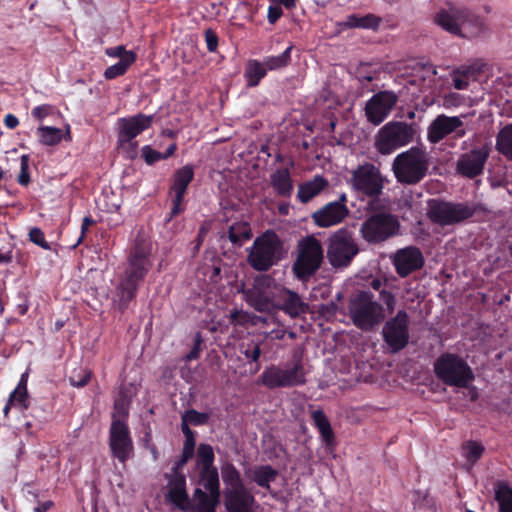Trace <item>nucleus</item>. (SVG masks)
<instances>
[{
  "instance_id": "obj_1",
  "label": "nucleus",
  "mask_w": 512,
  "mask_h": 512,
  "mask_svg": "<svg viewBox=\"0 0 512 512\" xmlns=\"http://www.w3.org/2000/svg\"><path fill=\"white\" fill-rule=\"evenodd\" d=\"M376 203V200L369 201L366 216L359 229L362 239L370 245L382 244L398 235L400 230L398 216L378 210Z\"/></svg>"
},
{
  "instance_id": "obj_2",
  "label": "nucleus",
  "mask_w": 512,
  "mask_h": 512,
  "mask_svg": "<svg viewBox=\"0 0 512 512\" xmlns=\"http://www.w3.org/2000/svg\"><path fill=\"white\" fill-rule=\"evenodd\" d=\"M285 254L284 243L279 235L273 230H266L254 240L248 252L247 262L254 270L267 272L277 265Z\"/></svg>"
},
{
  "instance_id": "obj_3",
  "label": "nucleus",
  "mask_w": 512,
  "mask_h": 512,
  "mask_svg": "<svg viewBox=\"0 0 512 512\" xmlns=\"http://www.w3.org/2000/svg\"><path fill=\"white\" fill-rule=\"evenodd\" d=\"M348 311L352 323L365 332L374 330L385 319L384 308L371 291L354 293L349 299Z\"/></svg>"
},
{
  "instance_id": "obj_4",
  "label": "nucleus",
  "mask_w": 512,
  "mask_h": 512,
  "mask_svg": "<svg viewBox=\"0 0 512 512\" xmlns=\"http://www.w3.org/2000/svg\"><path fill=\"white\" fill-rule=\"evenodd\" d=\"M324 261V250L319 239L314 235L301 238L296 245L292 273L301 282H308Z\"/></svg>"
},
{
  "instance_id": "obj_5",
  "label": "nucleus",
  "mask_w": 512,
  "mask_h": 512,
  "mask_svg": "<svg viewBox=\"0 0 512 512\" xmlns=\"http://www.w3.org/2000/svg\"><path fill=\"white\" fill-rule=\"evenodd\" d=\"M429 157L426 151L414 146L398 154L392 163V171L398 183L416 185L427 175Z\"/></svg>"
},
{
  "instance_id": "obj_6",
  "label": "nucleus",
  "mask_w": 512,
  "mask_h": 512,
  "mask_svg": "<svg viewBox=\"0 0 512 512\" xmlns=\"http://www.w3.org/2000/svg\"><path fill=\"white\" fill-rule=\"evenodd\" d=\"M436 377L448 386L465 388L474 380L468 363L458 354L445 352L433 364Z\"/></svg>"
},
{
  "instance_id": "obj_7",
  "label": "nucleus",
  "mask_w": 512,
  "mask_h": 512,
  "mask_svg": "<svg viewBox=\"0 0 512 512\" xmlns=\"http://www.w3.org/2000/svg\"><path fill=\"white\" fill-rule=\"evenodd\" d=\"M416 130L412 124L391 121L380 128L375 138V148L382 155H389L395 150L413 141Z\"/></svg>"
},
{
  "instance_id": "obj_8",
  "label": "nucleus",
  "mask_w": 512,
  "mask_h": 512,
  "mask_svg": "<svg viewBox=\"0 0 512 512\" xmlns=\"http://www.w3.org/2000/svg\"><path fill=\"white\" fill-rule=\"evenodd\" d=\"M154 115L138 113L122 117L117 121V147L127 152L129 158L137 155L138 141L135 138L152 126Z\"/></svg>"
},
{
  "instance_id": "obj_9",
  "label": "nucleus",
  "mask_w": 512,
  "mask_h": 512,
  "mask_svg": "<svg viewBox=\"0 0 512 512\" xmlns=\"http://www.w3.org/2000/svg\"><path fill=\"white\" fill-rule=\"evenodd\" d=\"M152 243L149 238L138 234L127 258L123 278L141 284L152 267Z\"/></svg>"
},
{
  "instance_id": "obj_10",
  "label": "nucleus",
  "mask_w": 512,
  "mask_h": 512,
  "mask_svg": "<svg viewBox=\"0 0 512 512\" xmlns=\"http://www.w3.org/2000/svg\"><path fill=\"white\" fill-rule=\"evenodd\" d=\"M358 252L354 234L348 228L338 229L328 239L327 257L334 268L349 266Z\"/></svg>"
},
{
  "instance_id": "obj_11",
  "label": "nucleus",
  "mask_w": 512,
  "mask_h": 512,
  "mask_svg": "<svg viewBox=\"0 0 512 512\" xmlns=\"http://www.w3.org/2000/svg\"><path fill=\"white\" fill-rule=\"evenodd\" d=\"M475 208L467 203H453L432 200L427 212L428 218L440 226L454 225L471 218Z\"/></svg>"
},
{
  "instance_id": "obj_12",
  "label": "nucleus",
  "mask_w": 512,
  "mask_h": 512,
  "mask_svg": "<svg viewBox=\"0 0 512 512\" xmlns=\"http://www.w3.org/2000/svg\"><path fill=\"white\" fill-rule=\"evenodd\" d=\"M258 383L269 389L304 385L306 383L304 366L301 361H297L292 367L286 369L272 365L262 372Z\"/></svg>"
},
{
  "instance_id": "obj_13",
  "label": "nucleus",
  "mask_w": 512,
  "mask_h": 512,
  "mask_svg": "<svg viewBox=\"0 0 512 512\" xmlns=\"http://www.w3.org/2000/svg\"><path fill=\"white\" fill-rule=\"evenodd\" d=\"M108 444L111 455L125 464L134 456V444L128 422L112 417L109 428Z\"/></svg>"
},
{
  "instance_id": "obj_14",
  "label": "nucleus",
  "mask_w": 512,
  "mask_h": 512,
  "mask_svg": "<svg viewBox=\"0 0 512 512\" xmlns=\"http://www.w3.org/2000/svg\"><path fill=\"white\" fill-rule=\"evenodd\" d=\"M272 282L269 275L256 276L252 286L243 291L246 302L260 312L273 310L277 305Z\"/></svg>"
},
{
  "instance_id": "obj_15",
  "label": "nucleus",
  "mask_w": 512,
  "mask_h": 512,
  "mask_svg": "<svg viewBox=\"0 0 512 512\" xmlns=\"http://www.w3.org/2000/svg\"><path fill=\"white\" fill-rule=\"evenodd\" d=\"M351 185L355 191L373 200L382 193L384 188L380 170L371 163L359 165L352 172Z\"/></svg>"
},
{
  "instance_id": "obj_16",
  "label": "nucleus",
  "mask_w": 512,
  "mask_h": 512,
  "mask_svg": "<svg viewBox=\"0 0 512 512\" xmlns=\"http://www.w3.org/2000/svg\"><path fill=\"white\" fill-rule=\"evenodd\" d=\"M383 340L392 353L403 350L409 342V316L405 310H399L396 315L383 326Z\"/></svg>"
},
{
  "instance_id": "obj_17",
  "label": "nucleus",
  "mask_w": 512,
  "mask_h": 512,
  "mask_svg": "<svg viewBox=\"0 0 512 512\" xmlns=\"http://www.w3.org/2000/svg\"><path fill=\"white\" fill-rule=\"evenodd\" d=\"M194 179V169L191 165H185L175 171L169 187L172 207L166 221L169 222L185 210L184 197L189 184Z\"/></svg>"
},
{
  "instance_id": "obj_18",
  "label": "nucleus",
  "mask_w": 512,
  "mask_h": 512,
  "mask_svg": "<svg viewBox=\"0 0 512 512\" xmlns=\"http://www.w3.org/2000/svg\"><path fill=\"white\" fill-rule=\"evenodd\" d=\"M477 20L478 18L470 10L454 5L441 8L434 15L435 24L453 35H460L464 25L473 24Z\"/></svg>"
},
{
  "instance_id": "obj_19",
  "label": "nucleus",
  "mask_w": 512,
  "mask_h": 512,
  "mask_svg": "<svg viewBox=\"0 0 512 512\" xmlns=\"http://www.w3.org/2000/svg\"><path fill=\"white\" fill-rule=\"evenodd\" d=\"M490 152V146L484 144L481 147H475L469 152L461 154L456 162L457 173L469 179L482 175Z\"/></svg>"
},
{
  "instance_id": "obj_20",
  "label": "nucleus",
  "mask_w": 512,
  "mask_h": 512,
  "mask_svg": "<svg viewBox=\"0 0 512 512\" xmlns=\"http://www.w3.org/2000/svg\"><path fill=\"white\" fill-rule=\"evenodd\" d=\"M464 123L458 116L438 115L428 126L427 139L431 144H437L448 135L454 133V138L465 136Z\"/></svg>"
},
{
  "instance_id": "obj_21",
  "label": "nucleus",
  "mask_w": 512,
  "mask_h": 512,
  "mask_svg": "<svg viewBox=\"0 0 512 512\" xmlns=\"http://www.w3.org/2000/svg\"><path fill=\"white\" fill-rule=\"evenodd\" d=\"M398 101L393 91H380L374 94L365 105L367 120L373 125L381 124Z\"/></svg>"
},
{
  "instance_id": "obj_22",
  "label": "nucleus",
  "mask_w": 512,
  "mask_h": 512,
  "mask_svg": "<svg viewBox=\"0 0 512 512\" xmlns=\"http://www.w3.org/2000/svg\"><path fill=\"white\" fill-rule=\"evenodd\" d=\"M392 264L399 277H408L413 272L421 270L425 264L421 250L416 246L398 249L391 258Z\"/></svg>"
},
{
  "instance_id": "obj_23",
  "label": "nucleus",
  "mask_w": 512,
  "mask_h": 512,
  "mask_svg": "<svg viewBox=\"0 0 512 512\" xmlns=\"http://www.w3.org/2000/svg\"><path fill=\"white\" fill-rule=\"evenodd\" d=\"M349 208L329 202L314 211L311 215L313 223L320 228H328L342 223L348 216Z\"/></svg>"
},
{
  "instance_id": "obj_24",
  "label": "nucleus",
  "mask_w": 512,
  "mask_h": 512,
  "mask_svg": "<svg viewBox=\"0 0 512 512\" xmlns=\"http://www.w3.org/2000/svg\"><path fill=\"white\" fill-rule=\"evenodd\" d=\"M224 504L228 512H254L255 498L246 487L226 490Z\"/></svg>"
},
{
  "instance_id": "obj_25",
  "label": "nucleus",
  "mask_w": 512,
  "mask_h": 512,
  "mask_svg": "<svg viewBox=\"0 0 512 512\" xmlns=\"http://www.w3.org/2000/svg\"><path fill=\"white\" fill-rule=\"evenodd\" d=\"M167 499L181 511H188L191 508V501L186 490L185 475L174 476L169 481Z\"/></svg>"
},
{
  "instance_id": "obj_26",
  "label": "nucleus",
  "mask_w": 512,
  "mask_h": 512,
  "mask_svg": "<svg viewBox=\"0 0 512 512\" xmlns=\"http://www.w3.org/2000/svg\"><path fill=\"white\" fill-rule=\"evenodd\" d=\"M328 185L329 182L324 176L316 175L313 179L298 186L297 198L301 203L306 204L325 190Z\"/></svg>"
},
{
  "instance_id": "obj_27",
  "label": "nucleus",
  "mask_w": 512,
  "mask_h": 512,
  "mask_svg": "<svg viewBox=\"0 0 512 512\" xmlns=\"http://www.w3.org/2000/svg\"><path fill=\"white\" fill-rule=\"evenodd\" d=\"M270 184L277 196L290 198L293 190V180L287 168H279L270 175Z\"/></svg>"
},
{
  "instance_id": "obj_28",
  "label": "nucleus",
  "mask_w": 512,
  "mask_h": 512,
  "mask_svg": "<svg viewBox=\"0 0 512 512\" xmlns=\"http://www.w3.org/2000/svg\"><path fill=\"white\" fill-rule=\"evenodd\" d=\"M381 22L382 18L372 13H368L365 15L350 14L341 23V26L346 29L359 28L377 31Z\"/></svg>"
},
{
  "instance_id": "obj_29",
  "label": "nucleus",
  "mask_w": 512,
  "mask_h": 512,
  "mask_svg": "<svg viewBox=\"0 0 512 512\" xmlns=\"http://www.w3.org/2000/svg\"><path fill=\"white\" fill-rule=\"evenodd\" d=\"M140 284L131 280L121 278L119 284L116 287V295L118 297V309L121 313H124L131 301H133L137 295Z\"/></svg>"
},
{
  "instance_id": "obj_30",
  "label": "nucleus",
  "mask_w": 512,
  "mask_h": 512,
  "mask_svg": "<svg viewBox=\"0 0 512 512\" xmlns=\"http://www.w3.org/2000/svg\"><path fill=\"white\" fill-rule=\"evenodd\" d=\"M310 417L313 420V424L317 428L325 445L327 447H334L336 444L335 434L331 427L330 421L323 410L318 409L312 411Z\"/></svg>"
},
{
  "instance_id": "obj_31",
  "label": "nucleus",
  "mask_w": 512,
  "mask_h": 512,
  "mask_svg": "<svg viewBox=\"0 0 512 512\" xmlns=\"http://www.w3.org/2000/svg\"><path fill=\"white\" fill-rule=\"evenodd\" d=\"M282 300L280 308L291 318L304 315L308 310V304L303 302L301 297L294 291L285 290Z\"/></svg>"
},
{
  "instance_id": "obj_32",
  "label": "nucleus",
  "mask_w": 512,
  "mask_h": 512,
  "mask_svg": "<svg viewBox=\"0 0 512 512\" xmlns=\"http://www.w3.org/2000/svg\"><path fill=\"white\" fill-rule=\"evenodd\" d=\"M266 75L267 68L263 62L257 59H250L247 61L243 74L247 87H257Z\"/></svg>"
},
{
  "instance_id": "obj_33",
  "label": "nucleus",
  "mask_w": 512,
  "mask_h": 512,
  "mask_svg": "<svg viewBox=\"0 0 512 512\" xmlns=\"http://www.w3.org/2000/svg\"><path fill=\"white\" fill-rule=\"evenodd\" d=\"M278 471L271 465H259L250 470L249 477L259 487L270 489V484L276 480Z\"/></svg>"
},
{
  "instance_id": "obj_34",
  "label": "nucleus",
  "mask_w": 512,
  "mask_h": 512,
  "mask_svg": "<svg viewBox=\"0 0 512 512\" xmlns=\"http://www.w3.org/2000/svg\"><path fill=\"white\" fill-rule=\"evenodd\" d=\"M495 149L512 161V124L504 126L496 136Z\"/></svg>"
},
{
  "instance_id": "obj_35",
  "label": "nucleus",
  "mask_w": 512,
  "mask_h": 512,
  "mask_svg": "<svg viewBox=\"0 0 512 512\" xmlns=\"http://www.w3.org/2000/svg\"><path fill=\"white\" fill-rule=\"evenodd\" d=\"M220 495H212L210 493H206L200 488H196L193 493L194 504L191 503V508L189 511L194 512L207 508H216L219 504Z\"/></svg>"
},
{
  "instance_id": "obj_36",
  "label": "nucleus",
  "mask_w": 512,
  "mask_h": 512,
  "mask_svg": "<svg viewBox=\"0 0 512 512\" xmlns=\"http://www.w3.org/2000/svg\"><path fill=\"white\" fill-rule=\"evenodd\" d=\"M199 484L210 494L220 495V482L217 468L200 469Z\"/></svg>"
},
{
  "instance_id": "obj_37",
  "label": "nucleus",
  "mask_w": 512,
  "mask_h": 512,
  "mask_svg": "<svg viewBox=\"0 0 512 512\" xmlns=\"http://www.w3.org/2000/svg\"><path fill=\"white\" fill-rule=\"evenodd\" d=\"M131 396L127 388H120L117 397L114 400L112 417L116 419L128 420Z\"/></svg>"
},
{
  "instance_id": "obj_38",
  "label": "nucleus",
  "mask_w": 512,
  "mask_h": 512,
  "mask_svg": "<svg viewBox=\"0 0 512 512\" xmlns=\"http://www.w3.org/2000/svg\"><path fill=\"white\" fill-rule=\"evenodd\" d=\"M136 61L135 53H127L116 64L109 66L104 71V77L107 80H112L124 75L128 68Z\"/></svg>"
},
{
  "instance_id": "obj_39",
  "label": "nucleus",
  "mask_w": 512,
  "mask_h": 512,
  "mask_svg": "<svg viewBox=\"0 0 512 512\" xmlns=\"http://www.w3.org/2000/svg\"><path fill=\"white\" fill-rule=\"evenodd\" d=\"M495 499L500 512H512V488L506 482H499L495 489Z\"/></svg>"
},
{
  "instance_id": "obj_40",
  "label": "nucleus",
  "mask_w": 512,
  "mask_h": 512,
  "mask_svg": "<svg viewBox=\"0 0 512 512\" xmlns=\"http://www.w3.org/2000/svg\"><path fill=\"white\" fill-rule=\"evenodd\" d=\"M251 229L246 222L232 224L228 230V239L237 246H241L245 240L250 239Z\"/></svg>"
},
{
  "instance_id": "obj_41",
  "label": "nucleus",
  "mask_w": 512,
  "mask_h": 512,
  "mask_svg": "<svg viewBox=\"0 0 512 512\" xmlns=\"http://www.w3.org/2000/svg\"><path fill=\"white\" fill-rule=\"evenodd\" d=\"M223 482L229 486L227 490H236L245 487L240 472L232 463H227L222 468Z\"/></svg>"
},
{
  "instance_id": "obj_42",
  "label": "nucleus",
  "mask_w": 512,
  "mask_h": 512,
  "mask_svg": "<svg viewBox=\"0 0 512 512\" xmlns=\"http://www.w3.org/2000/svg\"><path fill=\"white\" fill-rule=\"evenodd\" d=\"M37 135L41 144L54 146L62 140V130L56 127L40 126L37 129Z\"/></svg>"
},
{
  "instance_id": "obj_43",
  "label": "nucleus",
  "mask_w": 512,
  "mask_h": 512,
  "mask_svg": "<svg viewBox=\"0 0 512 512\" xmlns=\"http://www.w3.org/2000/svg\"><path fill=\"white\" fill-rule=\"evenodd\" d=\"M293 46H288L280 55L277 56H268L263 59V63L267 68V71H274L282 69L288 66L291 61V51Z\"/></svg>"
},
{
  "instance_id": "obj_44",
  "label": "nucleus",
  "mask_w": 512,
  "mask_h": 512,
  "mask_svg": "<svg viewBox=\"0 0 512 512\" xmlns=\"http://www.w3.org/2000/svg\"><path fill=\"white\" fill-rule=\"evenodd\" d=\"M215 454L212 446L206 443H200L197 449V466L200 469L216 468L213 463Z\"/></svg>"
},
{
  "instance_id": "obj_45",
  "label": "nucleus",
  "mask_w": 512,
  "mask_h": 512,
  "mask_svg": "<svg viewBox=\"0 0 512 512\" xmlns=\"http://www.w3.org/2000/svg\"><path fill=\"white\" fill-rule=\"evenodd\" d=\"M92 377V371L85 367H79L71 371L69 382L73 387L81 388L86 386Z\"/></svg>"
},
{
  "instance_id": "obj_46",
  "label": "nucleus",
  "mask_w": 512,
  "mask_h": 512,
  "mask_svg": "<svg viewBox=\"0 0 512 512\" xmlns=\"http://www.w3.org/2000/svg\"><path fill=\"white\" fill-rule=\"evenodd\" d=\"M463 449L466 451L465 457L471 463H476L484 453V446L476 441H468Z\"/></svg>"
},
{
  "instance_id": "obj_47",
  "label": "nucleus",
  "mask_w": 512,
  "mask_h": 512,
  "mask_svg": "<svg viewBox=\"0 0 512 512\" xmlns=\"http://www.w3.org/2000/svg\"><path fill=\"white\" fill-rule=\"evenodd\" d=\"M183 418L191 425L201 426L207 424L210 414L206 412H199L195 409H188L182 415Z\"/></svg>"
},
{
  "instance_id": "obj_48",
  "label": "nucleus",
  "mask_w": 512,
  "mask_h": 512,
  "mask_svg": "<svg viewBox=\"0 0 512 512\" xmlns=\"http://www.w3.org/2000/svg\"><path fill=\"white\" fill-rule=\"evenodd\" d=\"M8 399L10 400V403H13L15 406L18 405L24 410L28 409L30 404L28 391L24 390L14 389L10 393Z\"/></svg>"
},
{
  "instance_id": "obj_49",
  "label": "nucleus",
  "mask_w": 512,
  "mask_h": 512,
  "mask_svg": "<svg viewBox=\"0 0 512 512\" xmlns=\"http://www.w3.org/2000/svg\"><path fill=\"white\" fill-rule=\"evenodd\" d=\"M29 240L45 250H51L50 244L45 240L43 231L38 227H33L29 231Z\"/></svg>"
},
{
  "instance_id": "obj_50",
  "label": "nucleus",
  "mask_w": 512,
  "mask_h": 512,
  "mask_svg": "<svg viewBox=\"0 0 512 512\" xmlns=\"http://www.w3.org/2000/svg\"><path fill=\"white\" fill-rule=\"evenodd\" d=\"M30 173H29V156L22 155L20 162V173L17 177V182L21 186H27L30 183Z\"/></svg>"
},
{
  "instance_id": "obj_51",
  "label": "nucleus",
  "mask_w": 512,
  "mask_h": 512,
  "mask_svg": "<svg viewBox=\"0 0 512 512\" xmlns=\"http://www.w3.org/2000/svg\"><path fill=\"white\" fill-rule=\"evenodd\" d=\"M141 152L144 161L148 165H154L156 162L163 160L162 153L154 150L150 145L143 146Z\"/></svg>"
},
{
  "instance_id": "obj_52",
  "label": "nucleus",
  "mask_w": 512,
  "mask_h": 512,
  "mask_svg": "<svg viewBox=\"0 0 512 512\" xmlns=\"http://www.w3.org/2000/svg\"><path fill=\"white\" fill-rule=\"evenodd\" d=\"M457 73L462 75L465 79L470 81V79L475 80L480 73L482 72V69L477 64L469 65V66H462L456 69Z\"/></svg>"
},
{
  "instance_id": "obj_53",
  "label": "nucleus",
  "mask_w": 512,
  "mask_h": 512,
  "mask_svg": "<svg viewBox=\"0 0 512 512\" xmlns=\"http://www.w3.org/2000/svg\"><path fill=\"white\" fill-rule=\"evenodd\" d=\"M204 36H205V42L207 45V50L209 52H215L217 50L218 41H219L216 32L212 29H207L204 32Z\"/></svg>"
},
{
  "instance_id": "obj_54",
  "label": "nucleus",
  "mask_w": 512,
  "mask_h": 512,
  "mask_svg": "<svg viewBox=\"0 0 512 512\" xmlns=\"http://www.w3.org/2000/svg\"><path fill=\"white\" fill-rule=\"evenodd\" d=\"M380 300L386 305L389 313H392L395 308L396 298L395 295L387 290H382L380 292Z\"/></svg>"
},
{
  "instance_id": "obj_55",
  "label": "nucleus",
  "mask_w": 512,
  "mask_h": 512,
  "mask_svg": "<svg viewBox=\"0 0 512 512\" xmlns=\"http://www.w3.org/2000/svg\"><path fill=\"white\" fill-rule=\"evenodd\" d=\"M94 224H95V220L92 217L86 216L83 218L82 224H81V234H80L77 242L73 245V248H76L78 245H80L84 241L89 227Z\"/></svg>"
},
{
  "instance_id": "obj_56",
  "label": "nucleus",
  "mask_w": 512,
  "mask_h": 512,
  "mask_svg": "<svg viewBox=\"0 0 512 512\" xmlns=\"http://www.w3.org/2000/svg\"><path fill=\"white\" fill-rule=\"evenodd\" d=\"M283 16V10L279 5H270L268 7L267 20L270 24H275Z\"/></svg>"
},
{
  "instance_id": "obj_57",
  "label": "nucleus",
  "mask_w": 512,
  "mask_h": 512,
  "mask_svg": "<svg viewBox=\"0 0 512 512\" xmlns=\"http://www.w3.org/2000/svg\"><path fill=\"white\" fill-rule=\"evenodd\" d=\"M51 106L47 104L36 106L32 109V116L38 120H43L50 113Z\"/></svg>"
},
{
  "instance_id": "obj_58",
  "label": "nucleus",
  "mask_w": 512,
  "mask_h": 512,
  "mask_svg": "<svg viewBox=\"0 0 512 512\" xmlns=\"http://www.w3.org/2000/svg\"><path fill=\"white\" fill-rule=\"evenodd\" d=\"M192 458V456L188 455V454H185V453H182L180 458L178 460L175 461L174 465H173V468H172V471H173V474L174 476H177V475H184L183 473H181V469L184 467V465Z\"/></svg>"
},
{
  "instance_id": "obj_59",
  "label": "nucleus",
  "mask_w": 512,
  "mask_h": 512,
  "mask_svg": "<svg viewBox=\"0 0 512 512\" xmlns=\"http://www.w3.org/2000/svg\"><path fill=\"white\" fill-rule=\"evenodd\" d=\"M127 53H134V52L126 51L125 47L122 45L110 47V48L106 49V55H108L110 57H119L120 59H122V57L126 56Z\"/></svg>"
},
{
  "instance_id": "obj_60",
  "label": "nucleus",
  "mask_w": 512,
  "mask_h": 512,
  "mask_svg": "<svg viewBox=\"0 0 512 512\" xmlns=\"http://www.w3.org/2000/svg\"><path fill=\"white\" fill-rule=\"evenodd\" d=\"M453 85L457 90H465L468 88L469 81L457 73V70L453 72Z\"/></svg>"
},
{
  "instance_id": "obj_61",
  "label": "nucleus",
  "mask_w": 512,
  "mask_h": 512,
  "mask_svg": "<svg viewBox=\"0 0 512 512\" xmlns=\"http://www.w3.org/2000/svg\"><path fill=\"white\" fill-rule=\"evenodd\" d=\"M231 323L236 325H244L247 322L248 315L242 311H234L230 315Z\"/></svg>"
},
{
  "instance_id": "obj_62",
  "label": "nucleus",
  "mask_w": 512,
  "mask_h": 512,
  "mask_svg": "<svg viewBox=\"0 0 512 512\" xmlns=\"http://www.w3.org/2000/svg\"><path fill=\"white\" fill-rule=\"evenodd\" d=\"M196 440L195 437L185 438L182 453L194 456Z\"/></svg>"
},
{
  "instance_id": "obj_63",
  "label": "nucleus",
  "mask_w": 512,
  "mask_h": 512,
  "mask_svg": "<svg viewBox=\"0 0 512 512\" xmlns=\"http://www.w3.org/2000/svg\"><path fill=\"white\" fill-rule=\"evenodd\" d=\"M244 354L246 358L250 359L251 361L258 362L261 355V349L258 345H254L252 349H247Z\"/></svg>"
},
{
  "instance_id": "obj_64",
  "label": "nucleus",
  "mask_w": 512,
  "mask_h": 512,
  "mask_svg": "<svg viewBox=\"0 0 512 512\" xmlns=\"http://www.w3.org/2000/svg\"><path fill=\"white\" fill-rule=\"evenodd\" d=\"M4 124L9 129H15L19 125V120L14 114H7L4 118Z\"/></svg>"
}]
</instances>
